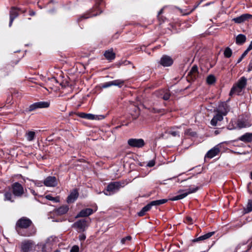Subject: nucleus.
<instances>
[{
	"mask_svg": "<svg viewBox=\"0 0 252 252\" xmlns=\"http://www.w3.org/2000/svg\"><path fill=\"white\" fill-rule=\"evenodd\" d=\"M198 189V188L197 187L192 189L190 188L189 189L187 192L174 196L171 198L170 200L172 201H176L182 199L186 197L189 194L196 192Z\"/></svg>",
	"mask_w": 252,
	"mask_h": 252,
	"instance_id": "14",
	"label": "nucleus"
},
{
	"mask_svg": "<svg viewBox=\"0 0 252 252\" xmlns=\"http://www.w3.org/2000/svg\"><path fill=\"white\" fill-rule=\"evenodd\" d=\"M252 70V64L251 63H250L249 65L248 71H251Z\"/></svg>",
	"mask_w": 252,
	"mask_h": 252,
	"instance_id": "53",
	"label": "nucleus"
},
{
	"mask_svg": "<svg viewBox=\"0 0 252 252\" xmlns=\"http://www.w3.org/2000/svg\"><path fill=\"white\" fill-rule=\"evenodd\" d=\"M35 244L33 241L31 240H25L21 244V252H30L32 250Z\"/></svg>",
	"mask_w": 252,
	"mask_h": 252,
	"instance_id": "7",
	"label": "nucleus"
},
{
	"mask_svg": "<svg viewBox=\"0 0 252 252\" xmlns=\"http://www.w3.org/2000/svg\"><path fill=\"white\" fill-rule=\"evenodd\" d=\"M252 49V41L251 42L248 48L246 50L248 52H249L250 50Z\"/></svg>",
	"mask_w": 252,
	"mask_h": 252,
	"instance_id": "50",
	"label": "nucleus"
},
{
	"mask_svg": "<svg viewBox=\"0 0 252 252\" xmlns=\"http://www.w3.org/2000/svg\"><path fill=\"white\" fill-rule=\"evenodd\" d=\"M151 112H154V113H159L160 112V110L156 109L155 108H153L151 110Z\"/></svg>",
	"mask_w": 252,
	"mask_h": 252,
	"instance_id": "51",
	"label": "nucleus"
},
{
	"mask_svg": "<svg viewBox=\"0 0 252 252\" xmlns=\"http://www.w3.org/2000/svg\"><path fill=\"white\" fill-rule=\"evenodd\" d=\"M229 110L230 108L229 105L226 102H221L219 105L218 107L214 110V112L222 114L224 116L227 115Z\"/></svg>",
	"mask_w": 252,
	"mask_h": 252,
	"instance_id": "9",
	"label": "nucleus"
},
{
	"mask_svg": "<svg viewBox=\"0 0 252 252\" xmlns=\"http://www.w3.org/2000/svg\"><path fill=\"white\" fill-rule=\"evenodd\" d=\"M38 249L41 250V252H50L51 247L49 243L47 242L45 244H40L38 246Z\"/></svg>",
	"mask_w": 252,
	"mask_h": 252,
	"instance_id": "25",
	"label": "nucleus"
},
{
	"mask_svg": "<svg viewBox=\"0 0 252 252\" xmlns=\"http://www.w3.org/2000/svg\"><path fill=\"white\" fill-rule=\"evenodd\" d=\"M249 19H252V15L246 13L241 15V16L234 18L232 19V21L237 24H241L244 22L249 20Z\"/></svg>",
	"mask_w": 252,
	"mask_h": 252,
	"instance_id": "13",
	"label": "nucleus"
},
{
	"mask_svg": "<svg viewBox=\"0 0 252 252\" xmlns=\"http://www.w3.org/2000/svg\"><path fill=\"white\" fill-rule=\"evenodd\" d=\"M20 9L15 7H12L10 11V21L9 26H12L14 20L18 16Z\"/></svg>",
	"mask_w": 252,
	"mask_h": 252,
	"instance_id": "17",
	"label": "nucleus"
},
{
	"mask_svg": "<svg viewBox=\"0 0 252 252\" xmlns=\"http://www.w3.org/2000/svg\"><path fill=\"white\" fill-rule=\"evenodd\" d=\"M54 252H60V251L59 250H56Z\"/></svg>",
	"mask_w": 252,
	"mask_h": 252,
	"instance_id": "60",
	"label": "nucleus"
},
{
	"mask_svg": "<svg viewBox=\"0 0 252 252\" xmlns=\"http://www.w3.org/2000/svg\"><path fill=\"white\" fill-rule=\"evenodd\" d=\"M30 191L31 192L33 195H36V193L35 192V191H34V190H33V189H30Z\"/></svg>",
	"mask_w": 252,
	"mask_h": 252,
	"instance_id": "52",
	"label": "nucleus"
},
{
	"mask_svg": "<svg viewBox=\"0 0 252 252\" xmlns=\"http://www.w3.org/2000/svg\"><path fill=\"white\" fill-rule=\"evenodd\" d=\"M14 197L12 193L10 191H6L4 193V201H9L11 202H13L14 201Z\"/></svg>",
	"mask_w": 252,
	"mask_h": 252,
	"instance_id": "28",
	"label": "nucleus"
},
{
	"mask_svg": "<svg viewBox=\"0 0 252 252\" xmlns=\"http://www.w3.org/2000/svg\"><path fill=\"white\" fill-rule=\"evenodd\" d=\"M207 82L208 84H213L216 81L215 77L213 75H209L207 78Z\"/></svg>",
	"mask_w": 252,
	"mask_h": 252,
	"instance_id": "36",
	"label": "nucleus"
},
{
	"mask_svg": "<svg viewBox=\"0 0 252 252\" xmlns=\"http://www.w3.org/2000/svg\"><path fill=\"white\" fill-rule=\"evenodd\" d=\"M252 211V200H249L247 205L244 208L245 213H249Z\"/></svg>",
	"mask_w": 252,
	"mask_h": 252,
	"instance_id": "33",
	"label": "nucleus"
},
{
	"mask_svg": "<svg viewBox=\"0 0 252 252\" xmlns=\"http://www.w3.org/2000/svg\"><path fill=\"white\" fill-rule=\"evenodd\" d=\"M68 210V206L66 205H64L56 209L55 213L58 215H63L66 214Z\"/></svg>",
	"mask_w": 252,
	"mask_h": 252,
	"instance_id": "21",
	"label": "nucleus"
},
{
	"mask_svg": "<svg viewBox=\"0 0 252 252\" xmlns=\"http://www.w3.org/2000/svg\"><path fill=\"white\" fill-rule=\"evenodd\" d=\"M248 52L245 50V52L242 54L240 58L238 60L237 63H240L243 59V58L248 54Z\"/></svg>",
	"mask_w": 252,
	"mask_h": 252,
	"instance_id": "41",
	"label": "nucleus"
},
{
	"mask_svg": "<svg viewBox=\"0 0 252 252\" xmlns=\"http://www.w3.org/2000/svg\"><path fill=\"white\" fill-rule=\"evenodd\" d=\"M35 14V12H34V11H31V12H30V15L31 16H33V15H34Z\"/></svg>",
	"mask_w": 252,
	"mask_h": 252,
	"instance_id": "57",
	"label": "nucleus"
},
{
	"mask_svg": "<svg viewBox=\"0 0 252 252\" xmlns=\"http://www.w3.org/2000/svg\"><path fill=\"white\" fill-rule=\"evenodd\" d=\"M159 63L164 67L170 66L173 63V60L171 57L164 55L160 58Z\"/></svg>",
	"mask_w": 252,
	"mask_h": 252,
	"instance_id": "11",
	"label": "nucleus"
},
{
	"mask_svg": "<svg viewBox=\"0 0 252 252\" xmlns=\"http://www.w3.org/2000/svg\"><path fill=\"white\" fill-rule=\"evenodd\" d=\"M197 67L196 66H193L191 68V69L189 71V74L191 75H193L194 77L197 75Z\"/></svg>",
	"mask_w": 252,
	"mask_h": 252,
	"instance_id": "37",
	"label": "nucleus"
},
{
	"mask_svg": "<svg viewBox=\"0 0 252 252\" xmlns=\"http://www.w3.org/2000/svg\"><path fill=\"white\" fill-rule=\"evenodd\" d=\"M151 209V207L149 204H148L147 205L142 208L140 212L138 213V215L140 217L143 216L146 212L149 211Z\"/></svg>",
	"mask_w": 252,
	"mask_h": 252,
	"instance_id": "29",
	"label": "nucleus"
},
{
	"mask_svg": "<svg viewBox=\"0 0 252 252\" xmlns=\"http://www.w3.org/2000/svg\"><path fill=\"white\" fill-rule=\"evenodd\" d=\"M223 116L222 114L216 113V114L214 116L213 119L211 121V125L212 126H216L218 124V122H221L223 120Z\"/></svg>",
	"mask_w": 252,
	"mask_h": 252,
	"instance_id": "19",
	"label": "nucleus"
},
{
	"mask_svg": "<svg viewBox=\"0 0 252 252\" xmlns=\"http://www.w3.org/2000/svg\"><path fill=\"white\" fill-rule=\"evenodd\" d=\"M214 234V232H210L209 233H207L203 235L200 236L198 238H197L196 239H194L192 240L193 242H196L200 241H203L204 240H206L207 239L209 238L212 236H213Z\"/></svg>",
	"mask_w": 252,
	"mask_h": 252,
	"instance_id": "23",
	"label": "nucleus"
},
{
	"mask_svg": "<svg viewBox=\"0 0 252 252\" xmlns=\"http://www.w3.org/2000/svg\"><path fill=\"white\" fill-rule=\"evenodd\" d=\"M98 117H100V119H104V117L103 116L100 115L99 116L97 115H93L92 114H87V117L86 119L88 120H97L99 119L100 118H98Z\"/></svg>",
	"mask_w": 252,
	"mask_h": 252,
	"instance_id": "34",
	"label": "nucleus"
},
{
	"mask_svg": "<svg viewBox=\"0 0 252 252\" xmlns=\"http://www.w3.org/2000/svg\"><path fill=\"white\" fill-rule=\"evenodd\" d=\"M87 113H80L79 114V116L81 118L86 119L87 117Z\"/></svg>",
	"mask_w": 252,
	"mask_h": 252,
	"instance_id": "49",
	"label": "nucleus"
},
{
	"mask_svg": "<svg viewBox=\"0 0 252 252\" xmlns=\"http://www.w3.org/2000/svg\"><path fill=\"white\" fill-rule=\"evenodd\" d=\"M12 193L15 196L21 197L24 193V189L22 185L18 182L12 185Z\"/></svg>",
	"mask_w": 252,
	"mask_h": 252,
	"instance_id": "6",
	"label": "nucleus"
},
{
	"mask_svg": "<svg viewBox=\"0 0 252 252\" xmlns=\"http://www.w3.org/2000/svg\"><path fill=\"white\" fill-rule=\"evenodd\" d=\"M246 40V37L243 34H239L236 37V43L238 45L243 44Z\"/></svg>",
	"mask_w": 252,
	"mask_h": 252,
	"instance_id": "24",
	"label": "nucleus"
},
{
	"mask_svg": "<svg viewBox=\"0 0 252 252\" xmlns=\"http://www.w3.org/2000/svg\"><path fill=\"white\" fill-rule=\"evenodd\" d=\"M112 86H118L119 88H121L125 83V81L121 79H118L112 81Z\"/></svg>",
	"mask_w": 252,
	"mask_h": 252,
	"instance_id": "32",
	"label": "nucleus"
},
{
	"mask_svg": "<svg viewBox=\"0 0 252 252\" xmlns=\"http://www.w3.org/2000/svg\"><path fill=\"white\" fill-rule=\"evenodd\" d=\"M238 139L244 142H251L252 141V133H246L240 136Z\"/></svg>",
	"mask_w": 252,
	"mask_h": 252,
	"instance_id": "22",
	"label": "nucleus"
},
{
	"mask_svg": "<svg viewBox=\"0 0 252 252\" xmlns=\"http://www.w3.org/2000/svg\"><path fill=\"white\" fill-rule=\"evenodd\" d=\"M79 247L77 245H74L71 249L70 252H79Z\"/></svg>",
	"mask_w": 252,
	"mask_h": 252,
	"instance_id": "42",
	"label": "nucleus"
},
{
	"mask_svg": "<svg viewBox=\"0 0 252 252\" xmlns=\"http://www.w3.org/2000/svg\"><path fill=\"white\" fill-rule=\"evenodd\" d=\"M58 180L55 176H49L43 181V184L47 187H55L58 185Z\"/></svg>",
	"mask_w": 252,
	"mask_h": 252,
	"instance_id": "10",
	"label": "nucleus"
},
{
	"mask_svg": "<svg viewBox=\"0 0 252 252\" xmlns=\"http://www.w3.org/2000/svg\"><path fill=\"white\" fill-rule=\"evenodd\" d=\"M220 152V149L218 146H216L210 150L206 154L205 158H212L218 155Z\"/></svg>",
	"mask_w": 252,
	"mask_h": 252,
	"instance_id": "18",
	"label": "nucleus"
},
{
	"mask_svg": "<svg viewBox=\"0 0 252 252\" xmlns=\"http://www.w3.org/2000/svg\"><path fill=\"white\" fill-rule=\"evenodd\" d=\"M220 132V129H218V130H216L215 131V134L216 135H217L218 134H219Z\"/></svg>",
	"mask_w": 252,
	"mask_h": 252,
	"instance_id": "56",
	"label": "nucleus"
},
{
	"mask_svg": "<svg viewBox=\"0 0 252 252\" xmlns=\"http://www.w3.org/2000/svg\"><path fill=\"white\" fill-rule=\"evenodd\" d=\"M105 58L108 60H113L115 58V54L112 50L106 51L104 54Z\"/></svg>",
	"mask_w": 252,
	"mask_h": 252,
	"instance_id": "27",
	"label": "nucleus"
},
{
	"mask_svg": "<svg viewBox=\"0 0 252 252\" xmlns=\"http://www.w3.org/2000/svg\"><path fill=\"white\" fill-rule=\"evenodd\" d=\"M232 54V50L228 47H226L224 51V56L225 58H230Z\"/></svg>",
	"mask_w": 252,
	"mask_h": 252,
	"instance_id": "35",
	"label": "nucleus"
},
{
	"mask_svg": "<svg viewBox=\"0 0 252 252\" xmlns=\"http://www.w3.org/2000/svg\"><path fill=\"white\" fill-rule=\"evenodd\" d=\"M167 202V200L166 199H162L160 200H154L151 201L150 203H149L152 208L153 206H159L161 204H163Z\"/></svg>",
	"mask_w": 252,
	"mask_h": 252,
	"instance_id": "26",
	"label": "nucleus"
},
{
	"mask_svg": "<svg viewBox=\"0 0 252 252\" xmlns=\"http://www.w3.org/2000/svg\"><path fill=\"white\" fill-rule=\"evenodd\" d=\"M128 145L132 147L141 148L144 145V141L142 139H129L128 140Z\"/></svg>",
	"mask_w": 252,
	"mask_h": 252,
	"instance_id": "12",
	"label": "nucleus"
},
{
	"mask_svg": "<svg viewBox=\"0 0 252 252\" xmlns=\"http://www.w3.org/2000/svg\"><path fill=\"white\" fill-rule=\"evenodd\" d=\"M32 224V220L25 217L19 219L15 225V230L18 234L24 237H30L35 234L36 230L34 227L29 228Z\"/></svg>",
	"mask_w": 252,
	"mask_h": 252,
	"instance_id": "1",
	"label": "nucleus"
},
{
	"mask_svg": "<svg viewBox=\"0 0 252 252\" xmlns=\"http://www.w3.org/2000/svg\"><path fill=\"white\" fill-rule=\"evenodd\" d=\"M125 186V183L122 182H112L110 183L102 192L107 196L112 195L118 192L121 188Z\"/></svg>",
	"mask_w": 252,
	"mask_h": 252,
	"instance_id": "4",
	"label": "nucleus"
},
{
	"mask_svg": "<svg viewBox=\"0 0 252 252\" xmlns=\"http://www.w3.org/2000/svg\"><path fill=\"white\" fill-rule=\"evenodd\" d=\"M94 213L92 209L87 208L82 210L76 216V218L86 217L89 216Z\"/></svg>",
	"mask_w": 252,
	"mask_h": 252,
	"instance_id": "20",
	"label": "nucleus"
},
{
	"mask_svg": "<svg viewBox=\"0 0 252 252\" xmlns=\"http://www.w3.org/2000/svg\"><path fill=\"white\" fill-rule=\"evenodd\" d=\"M163 9H160L158 13V15H160L163 12Z\"/></svg>",
	"mask_w": 252,
	"mask_h": 252,
	"instance_id": "58",
	"label": "nucleus"
},
{
	"mask_svg": "<svg viewBox=\"0 0 252 252\" xmlns=\"http://www.w3.org/2000/svg\"><path fill=\"white\" fill-rule=\"evenodd\" d=\"M169 97L170 94L167 92L165 93L163 96L162 97V98L165 100H167L168 99H169Z\"/></svg>",
	"mask_w": 252,
	"mask_h": 252,
	"instance_id": "47",
	"label": "nucleus"
},
{
	"mask_svg": "<svg viewBox=\"0 0 252 252\" xmlns=\"http://www.w3.org/2000/svg\"><path fill=\"white\" fill-rule=\"evenodd\" d=\"M169 133L174 137H180L179 132L177 131L170 130L169 131Z\"/></svg>",
	"mask_w": 252,
	"mask_h": 252,
	"instance_id": "43",
	"label": "nucleus"
},
{
	"mask_svg": "<svg viewBox=\"0 0 252 252\" xmlns=\"http://www.w3.org/2000/svg\"><path fill=\"white\" fill-rule=\"evenodd\" d=\"M32 181L37 187H42L43 186V182L38 180H32Z\"/></svg>",
	"mask_w": 252,
	"mask_h": 252,
	"instance_id": "39",
	"label": "nucleus"
},
{
	"mask_svg": "<svg viewBox=\"0 0 252 252\" xmlns=\"http://www.w3.org/2000/svg\"><path fill=\"white\" fill-rule=\"evenodd\" d=\"M184 222L188 224H191L193 223V220L189 216H187L185 218L184 220Z\"/></svg>",
	"mask_w": 252,
	"mask_h": 252,
	"instance_id": "38",
	"label": "nucleus"
},
{
	"mask_svg": "<svg viewBox=\"0 0 252 252\" xmlns=\"http://www.w3.org/2000/svg\"><path fill=\"white\" fill-rule=\"evenodd\" d=\"M244 246H245V245H244V244L241 245H239V246H238L237 249V250L240 249H243V247Z\"/></svg>",
	"mask_w": 252,
	"mask_h": 252,
	"instance_id": "55",
	"label": "nucleus"
},
{
	"mask_svg": "<svg viewBox=\"0 0 252 252\" xmlns=\"http://www.w3.org/2000/svg\"><path fill=\"white\" fill-rule=\"evenodd\" d=\"M79 196V193L77 189H75L72 190L66 199V202L68 203L74 202Z\"/></svg>",
	"mask_w": 252,
	"mask_h": 252,
	"instance_id": "16",
	"label": "nucleus"
},
{
	"mask_svg": "<svg viewBox=\"0 0 252 252\" xmlns=\"http://www.w3.org/2000/svg\"><path fill=\"white\" fill-rule=\"evenodd\" d=\"M45 198L56 203H58L60 201V198L59 196L53 197L50 194L46 195L45 196Z\"/></svg>",
	"mask_w": 252,
	"mask_h": 252,
	"instance_id": "31",
	"label": "nucleus"
},
{
	"mask_svg": "<svg viewBox=\"0 0 252 252\" xmlns=\"http://www.w3.org/2000/svg\"><path fill=\"white\" fill-rule=\"evenodd\" d=\"M112 84V81L105 82V83H103V84H102L101 88H108V87L112 86V84Z\"/></svg>",
	"mask_w": 252,
	"mask_h": 252,
	"instance_id": "40",
	"label": "nucleus"
},
{
	"mask_svg": "<svg viewBox=\"0 0 252 252\" xmlns=\"http://www.w3.org/2000/svg\"><path fill=\"white\" fill-rule=\"evenodd\" d=\"M35 133L34 131H30L26 133V137L29 141H32L35 138Z\"/></svg>",
	"mask_w": 252,
	"mask_h": 252,
	"instance_id": "30",
	"label": "nucleus"
},
{
	"mask_svg": "<svg viewBox=\"0 0 252 252\" xmlns=\"http://www.w3.org/2000/svg\"><path fill=\"white\" fill-rule=\"evenodd\" d=\"M248 249L245 251V252H247L250 249H251L252 246V239H251L248 241Z\"/></svg>",
	"mask_w": 252,
	"mask_h": 252,
	"instance_id": "45",
	"label": "nucleus"
},
{
	"mask_svg": "<svg viewBox=\"0 0 252 252\" xmlns=\"http://www.w3.org/2000/svg\"><path fill=\"white\" fill-rule=\"evenodd\" d=\"M49 106L50 103L47 101L37 102L31 104L27 111L31 112L38 108H48Z\"/></svg>",
	"mask_w": 252,
	"mask_h": 252,
	"instance_id": "8",
	"label": "nucleus"
},
{
	"mask_svg": "<svg viewBox=\"0 0 252 252\" xmlns=\"http://www.w3.org/2000/svg\"><path fill=\"white\" fill-rule=\"evenodd\" d=\"M131 237L130 236H127L126 237H124L123 238L122 240H121V243L123 244H124L126 243V241H130L131 240Z\"/></svg>",
	"mask_w": 252,
	"mask_h": 252,
	"instance_id": "44",
	"label": "nucleus"
},
{
	"mask_svg": "<svg viewBox=\"0 0 252 252\" xmlns=\"http://www.w3.org/2000/svg\"><path fill=\"white\" fill-rule=\"evenodd\" d=\"M74 226L77 228L80 232H83L85 230L87 227V221L84 220H80L75 222L74 224Z\"/></svg>",
	"mask_w": 252,
	"mask_h": 252,
	"instance_id": "15",
	"label": "nucleus"
},
{
	"mask_svg": "<svg viewBox=\"0 0 252 252\" xmlns=\"http://www.w3.org/2000/svg\"><path fill=\"white\" fill-rule=\"evenodd\" d=\"M86 236L84 234H81L79 236V239L80 241H84L86 239Z\"/></svg>",
	"mask_w": 252,
	"mask_h": 252,
	"instance_id": "48",
	"label": "nucleus"
},
{
	"mask_svg": "<svg viewBox=\"0 0 252 252\" xmlns=\"http://www.w3.org/2000/svg\"><path fill=\"white\" fill-rule=\"evenodd\" d=\"M47 140L49 142L52 141H53V139L52 138V136H48L47 138Z\"/></svg>",
	"mask_w": 252,
	"mask_h": 252,
	"instance_id": "54",
	"label": "nucleus"
},
{
	"mask_svg": "<svg viewBox=\"0 0 252 252\" xmlns=\"http://www.w3.org/2000/svg\"><path fill=\"white\" fill-rule=\"evenodd\" d=\"M247 79L244 77H241L231 88L229 95L232 96L234 94L239 95L247 85Z\"/></svg>",
	"mask_w": 252,
	"mask_h": 252,
	"instance_id": "5",
	"label": "nucleus"
},
{
	"mask_svg": "<svg viewBox=\"0 0 252 252\" xmlns=\"http://www.w3.org/2000/svg\"><path fill=\"white\" fill-rule=\"evenodd\" d=\"M103 5L102 0H96L95 4L90 12L81 16L78 19L80 21L83 19H87L92 17L95 16L102 12L101 6Z\"/></svg>",
	"mask_w": 252,
	"mask_h": 252,
	"instance_id": "3",
	"label": "nucleus"
},
{
	"mask_svg": "<svg viewBox=\"0 0 252 252\" xmlns=\"http://www.w3.org/2000/svg\"><path fill=\"white\" fill-rule=\"evenodd\" d=\"M155 165V161L154 160H150L147 164V166L150 167H152Z\"/></svg>",
	"mask_w": 252,
	"mask_h": 252,
	"instance_id": "46",
	"label": "nucleus"
},
{
	"mask_svg": "<svg viewBox=\"0 0 252 252\" xmlns=\"http://www.w3.org/2000/svg\"><path fill=\"white\" fill-rule=\"evenodd\" d=\"M251 125L249 118L246 115H240L236 121H232L228 125L229 129H241Z\"/></svg>",
	"mask_w": 252,
	"mask_h": 252,
	"instance_id": "2",
	"label": "nucleus"
},
{
	"mask_svg": "<svg viewBox=\"0 0 252 252\" xmlns=\"http://www.w3.org/2000/svg\"><path fill=\"white\" fill-rule=\"evenodd\" d=\"M251 178L252 180V172L251 173Z\"/></svg>",
	"mask_w": 252,
	"mask_h": 252,
	"instance_id": "59",
	"label": "nucleus"
}]
</instances>
